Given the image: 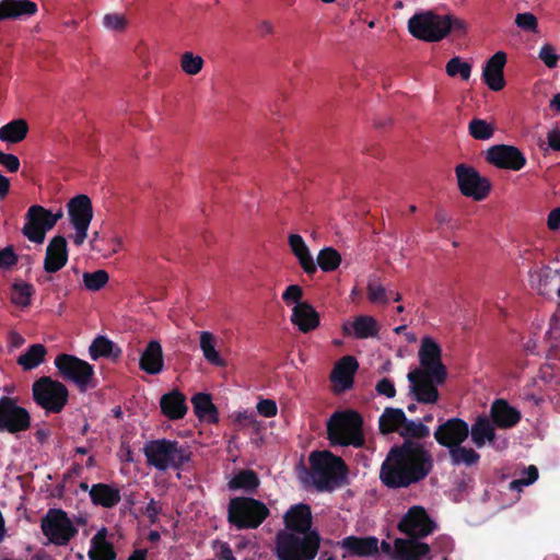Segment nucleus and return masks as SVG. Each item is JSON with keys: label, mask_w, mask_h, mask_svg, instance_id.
<instances>
[{"label": "nucleus", "mask_w": 560, "mask_h": 560, "mask_svg": "<svg viewBox=\"0 0 560 560\" xmlns=\"http://www.w3.org/2000/svg\"><path fill=\"white\" fill-rule=\"evenodd\" d=\"M430 450L415 440H404L390 447L381 465L380 479L388 489L408 488L424 480L433 470Z\"/></svg>", "instance_id": "f257e3e1"}, {"label": "nucleus", "mask_w": 560, "mask_h": 560, "mask_svg": "<svg viewBox=\"0 0 560 560\" xmlns=\"http://www.w3.org/2000/svg\"><path fill=\"white\" fill-rule=\"evenodd\" d=\"M311 478L315 488L320 491H332L348 483L349 469L345 460L329 451H315L308 457Z\"/></svg>", "instance_id": "f03ea898"}, {"label": "nucleus", "mask_w": 560, "mask_h": 560, "mask_svg": "<svg viewBox=\"0 0 560 560\" xmlns=\"http://www.w3.org/2000/svg\"><path fill=\"white\" fill-rule=\"evenodd\" d=\"M327 439L331 445L362 447L365 443L363 419L354 410L335 411L327 421Z\"/></svg>", "instance_id": "7ed1b4c3"}, {"label": "nucleus", "mask_w": 560, "mask_h": 560, "mask_svg": "<svg viewBox=\"0 0 560 560\" xmlns=\"http://www.w3.org/2000/svg\"><path fill=\"white\" fill-rule=\"evenodd\" d=\"M147 463L158 470L180 469L191 458L188 445L176 440L158 439L143 446Z\"/></svg>", "instance_id": "20e7f679"}, {"label": "nucleus", "mask_w": 560, "mask_h": 560, "mask_svg": "<svg viewBox=\"0 0 560 560\" xmlns=\"http://www.w3.org/2000/svg\"><path fill=\"white\" fill-rule=\"evenodd\" d=\"M318 532L298 534L279 530L276 534V556L278 560H314L320 547Z\"/></svg>", "instance_id": "39448f33"}, {"label": "nucleus", "mask_w": 560, "mask_h": 560, "mask_svg": "<svg viewBox=\"0 0 560 560\" xmlns=\"http://www.w3.org/2000/svg\"><path fill=\"white\" fill-rule=\"evenodd\" d=\"M269 515L268 506L252 497H234L229 501L228 522L238 530L256 529Z\"/></svg>", "instance_id": "423d86ee"}, {"label": "nucleus", "mask_w": 560, "mask_h": 560, "mask_svg": "<svg viewBox=\"0 0 560 560\" xmlns=\"http://www.w3.org/2000/svg\"><path fill=\"white\" fill-rule=\"evenodd\" d=\"M32 394L36 405L47 413L61 412L69 398L66 385L50 376H42L36 380L32 385Z\"/></svg>", "instance_id": "0eeeda50"}, {"label": "nucleus", "mask_w": 560, "mask_h": 560, "mask_svg": "<svg viewBox=\"0 0 560 560\" xmlns=\"http://www.w3.org/2000/svg\"><path fill=\"white\" fill-rule=\"evenodd\" d=\"M62 215V210L52 213L43 206L33 205L27 209L25 214V224L22 228V234L30 242L42 244L45 241L46 233L55 228Z\"/></svg>", "instance_id": "6e6552de"}, {"label": "nucleus", "mask_w": 560, "mask_h": 560, "mask_svg": "<svg viewBox=\"0 0 560 560\" xmlns=\"http://www.w3.org/2000/svg\"><path fill=\"white\" fill-rule=\"evenodd\" d=\"M450 23L432 11L416 13L408 21L410 34L424 42H439L448 34Z\"/></svg>", "instance_id": "1a4fd4ad"}, {"label": "nucleus", "mask_w": 560, "mask_h": 560, "mask_svg": "<svg viewBox=\"0 0 560 560\" xmlns=\"http://www.w3.org/2000/svg\"><path fill=\"white\" fill-rule=\"evenodd\" d=\"M55 365L65 381L73 382L80 392L95 387L94 369L89 362L75 355L61 353L56 357Z\"/></svg>", "instance_id": "9d476101"}, {"label": "nucleus", "mask_w": 560, "mask_h": 560, "mask_svg": "<svg viewBox=\"0 0 560 560\" xmlns=\"http://www.w3.org/2000/svg\"><path fill=\"white\" fill-rule=\"evenodd\" d=\"M43 534L56 546H67L78 534L77 527L61 509H50L40 524Z\"/></svg>", "instance_id": "9b49d317"}, {"label": "nucleus", "mask_w": 560, "mask_h": 560, "mask_svg": "<svg viewBox=\"0 0 560 560\" xmlns=\"http://www.w3.org/2000/svg\"><path fill=\"white\" fill-rule=\"evenodd\" d=\"M30 412L16 404V399L2 396L0 398V432L18 434L31 428Z\"/></svg>", "instance_id": "f8f14e48"}, {"label": "nucleus", "mask_w": 560, "mask_h": 560, "mask_svg": "<svg viewBox=\"0 0 560 560\" xmlns=\"http://www.w3.org/2000/svg\"><path fill=\"white\" fill-rule=\"evenodd\" d=\"M455 174L462 195L476 201L487 198L491 190V183L487 177L481 176L475 167L458 164L455 167Z\"/></svg>", "instance_id": "ddd939ff"}, {"label": "nucleus", "mask_w": 560, "mask_h": 560, "mask_svg": "<svg viewBox=\"0 0 560 560\" xmlns=\"http://www.w3.org/2000/svg\"><path fill=\"white\" fill-rule=\"evenodd\" d=\"M409 382L410 396L420 404H435L439 398L438 386L445 382H440L431 374V372L420 371L415 369L407 374Z\"/></svg>", "instance_id": "4468645a"}, {"label": "nucleus", "mask_w": 560, "mask_h": 560, "mask_svg": "<svg viewBox=\"0 0 560 560\" xmlns=\"http://www.w3.org/2000/svg\"><path fill=\"white\" fill-rule=\"evenodd\" d=\"M397 527L409 538L420 539L432 534L438 525L423 506L415 505L401 517Z\"/></svg>", "instance_id": "2eb2a0df"}, {"label": "nucleus", "mask_w": 560, "mask_h": 560, "mask_svg": "<svg viewBox=\"0 0 560 560\" xmlns=\"http://www.w3.org/2000/svg\"><path fill=\"white\" fill-rule=\"evenodd\" d=\"M485 160L502 170L521 171L527 163L524 153L515 145L494 144L486 151Z\"/></svg>", "instance_id": "dca6fc26"}, {"label": "nucleus", "mask_w": 560, "mask_h": 560, "mask_svg": "<svg viewBox=\"0 0 560 560\" xmlns=\"http://www.w3.org/2000/svg\"><path fill=\"white\" fill-rule=\"evenodd\" d=\"M442 349L430 337H424L419 349L420 371L431 372L438 381L445 382L447 371L442 363Z\"/></svg>", "instance_id": "f3484780"}, {"label": "nucleus", "mask_w": 560, "mask_h": 560, "mask_svg": "<svg viewBox=\"0 0 560 560\" xmlns=\"http://www.w3.org/2000/svg\"><path fill=\"white\" fill-rule=\"evenodd\" d=\"M433 436L441 446L450 450L463 444L467 440L469 436V425L460 418H451L436 428Z\"/></svg>", "instance_id": "a211bd4d"}, {"label": "nucleus", "mask_w": 560, "mask_h": 560, "mask_svg": "<svg viewBox=\"0 0 560 560\" xmlns=\"http://www.w3.org/2000/svg\"><path fill=\"white\" fill-rule=\"evenodd\" d=\"M283 524L285 532L305 534L318 532L313 527L312 509L306 503L291 505L283 514Z\"/></svg>", "instance_id": "6ab92c4d"}, {"label": "nucleus", "mask_w": 560, "mask_h": 560, "mask_svg": "<svg viewBox=\"0 0 560 560\" xmlns=\"http://www.w3.org/2000/svg\"><path fill=\"white\" fill-rule=\"evenodd\" d=\"M358 369L359 362L353 355H345L337 361L330 373V381L337 392L352 388Z\"/></svg>", "instance_id": "aec40b11"}, {"label": "nucleus", "mask_w": 560, "mask_h": 560, "mask_svg": "<svg viewBox=\"0 0 560 560\" xmlns=\"http://www.w3.org/2000/svg\"><path fill=\"white\" fill-rule=\"evenodd\" d=\"M68 243L65 236H54L47 248L44 259V270L48 273H56L68 262Z\"/></svg>", "instance_id": "412c9836"}, {"label": "nucleus", "mask_w": 560, "mask_h": 560, "mask_svg": "<svg viewBox=\"0 0 560 560\" xmlns=\"http://www.w3.org/2000/svg\"><path fill=\"white\" fill-rule=\"evenodd\" d=\"M506 63V54L504 51H497L490 57L482 70V79L487 86L494 91H501L505 86V79L503 69Z\"/></svg>", "instance_id": "4be33fe9"}, {"label": "nucleus", "mask_w": 560, "mask_h": 560, "mask_svg": "<svg viewBox=\"0 0 560 560\" xmlns=\"http://www.w3.org/2000/svg\"><path fill=\"white\" fill-rule=\"evenodd\" d=\"M490 416L493 424L501 429L516 427L522 418L520 410L511 406L504 399H495L492 402Z\"/></svg>", "instance_id": "5701e85b"}, {"label": "nucleus", "mask_w": 560, "mask_h": 560, "mask_svg": "<svg viewBox=\"0 0 560 560\" xmlns=\"http://www.w3.org/2000/svg\"><path fill=\"white\" fill-rule=\"evenodd\" d=\"M291 322L299 330L306 334L319 326L320 317L318 312L307 302L294 305Z\"/></svg>", "instance_id": "b1692460"}, {"label": "nucleus", "mask_w": 560, "mask_h": 560, "mask_svg": "<svg viewBox=\"0 0 560 560\" xmlns=\"http://www.w3.org/2000/svg\"><path fill=\"white\" fill-rule=\"evenodd\" d=\"M161 412L170 420L183 419L188 410L185 395L178 389L162 395L160 399Z\"/></svg>", "instance_id": "393cba45"}, {"label": "nucleus", "mask_w": 560, "mask_h": 560, "mask_svg": "<svg viewBox=\"0 0 560 560\" xmlns=\"http://www.w3.org/2000/svg\"><path fill=\"white\" fill-rule=\"evenodd\" d=\"M69 219L72 225H90L93 219L91 199L86 195H77L67 205Z\"/></svg>", "instance_id": "a878e982"}, {"label": "nucleus", "mask_w": 560, "mask_h": 560, "mask_svg": "<svg viewBox=\"0 0 560 560\" xmlns=\"http://www.w3.org/2000/svg\"><path fill=\"white\" fill-rule=\"evenodd\" d=\"M430 546L425 542H420L418 539L397 538L394 541V553L396 560H421L428 556Z\"/></svg>", "instance_id": "bb28decb"}, {"label": "nucleus", "mask_w": 560, "mask_h": 560, "mask_svg": "<svg viewBox=\"0 0 560 560\" xmlns=\"http://www.w3.org/2000/svg\"><path fill=\"white\" fill-rule=\"evenodd\" d=\"M380 326L377 320L370 315H359L351 324L342 326V334L352 335L357 339L373 338L378 335Z\"/></svg>", "instance_id": "cd10ccee"}, {"label": "nucleus", "mask_w": 560, "mask_h": 560, "mask_svg": "<svg viewBox=\"0 0 560 560\" xmlns=\"http://www.w3.org/2000/svg\"><path fill=\"white\" fill-rule=\"evenodd\" d=\"M37 4L31 0H0V22L32 16Z\"/></svg>", "instance_id": "c85d7f7f"}, {"label": "nucleus", "mask_w": 560, "mask_h": 560, "mask_svg": "<svg viewBox=\"0 0 560 560\" xmlns=\"http://www.w3.org/2000/svg\"><path fill=\"white\" fill-rule=\"evenodd\" d=\"M139 365L142 371L150 375H156L163 371V350L159 341L151 340L147 345L143 352L141 353Z\"/></svg>", "instance_id": "c756f323"}, {"label": "nucleus", "mask_w": 560, "mask_h": 560, "mask_svg": "<svg viewBox=\"0 0 560 560\" xmlns=\"http://www.w3.org/2000/svg\"><path fill=\"white\" fill-rule=\"evenodd\" d=\"M339 544L350 556L368 557L378 551V539L374 536H348Z\"/></svg>", "instance_id": "7c9ffc66"}, {"label": "nucleus", "mask_w": 560, "mask_h": 560, "mask_svg": "<svg viewBox=\"0 0 560 560\" xmlns=\"http://www.w3.org/2000/svg\"><path fill=\"white\" fill-rule=\"evenodd\" d=\"M90 499L94 505L112 509L117 505L121 499L120 490L108 483H95L89 490Z\"/></svg>", "instance_id": "2f4dec72"}, {"label": "nucleus", "mask_w": 560, "mask_h": 560, "mask_svg": "<svg viewBox=\"0 0 560 560\" xmlns=\"http://www.w3.org/2000/svg\"><path fill=\"white\" fill-rule=\"evenodd\" d=\"M469 434L471 435L472 443L481 448L488 442L493 445L495 440V430L492 420L487 418L486 416H478L475 422L469 429Z\"/></svg>", "instance_id": "473e14b6"}, {"label": "nucleus", "mask_w": 560, "mask_h": 560, "mask_svg": "<svg viewBox=\"0 0 560 560\" xmlns=\"http://www.w3.org/2000/svg\"><path fill=\"white\" fill-rule=\"evenodd\" d=\"M288 241L292 253L298 258L304 272L314 275L317 271V267L302 236L299 234H290Z\"/></svg>", "instance_id": "72a5a7b5"}, {"label": "nucleus", "mask_w": 560, "mask_h": 560, "mask_svg": "<svg viewBox=\"0 0 560 560\" xmlns=\"http://www.w3.org/2000/svg\"><path fill=\"white\" fill-rule=\"evenodd\" d=\"M191 404L195 415L200 420H207L210 423L219 421V412L209 394L198 393L192 396Z\"/></svg>", "instance_id": "f704fd0d"}, {"label": "nucleus", "mask_w": 560, "mask_h": 560, "mask_svg": "<svg viewBox=\"0 0 560 560\" xmlns=\"http://www.w3.org/2000/svg\"><path fill=\"white\" fill-rule=\"evenodd\" d=\"M406 421V415L400 408L386 407L378 419V429L382 434L399 432Z\"/></svg>", "instance_id": "c9c22d12"}, {"label": "nucleus", "mask_w": 560, "mask_h": 560, "mask_svg": "<svg viewBox=\"0 0 560 560\" xmlns=\"http://www.w3.org/2000/svg\"><path fill=\"white\" fill-rule=\"evenodd\" d=\"M260 485L259 477L256 471L252 469H242L236 472L233 478L228 482V487L232 491L243 490L248 494L256 492Z\"/></svg>", "instance_id": "e433bc0d"}, {"label": "nucleus", "mask_w": 560, "mask_h": 560, "mask_svg": "<svg viewBox=\"0 0 560 560\" xmlns=\"http://www.w3.org/2000/svg\"><path fill=\"white\" fill-rule=\"evenodd\" d=\"M28 132V125L24 119H14L0 128V140L9 143L23 141Z\"/></svg>", "instance_id": "4c0bfd02"}, {"label": "nucleus", "mask_w": 560, "mask_h": 560, "mask_svg": "<svg viewBox=\"0 0 560 560\" xmlns=\"http://www.w3.org/2000/svg\"><path fill=\"white\" fill-rule=\"evenodd\" d=\"M200 349L207 362L214 366L223 368L226 365L224 359L221 358L215 350V337L210 331H201L199 338Z\"/></svg>", "instance_id": "58836bf2"}, {"label": "nucleus", "mask_w": 560, "mask_h": 560, "mask_svg": "<svg viewBox=\"0 0 560 560\" xmlns=\"http://www.w3.org/2000/svg\"><path fill=\"white\" fill-rule=\"evenodd\" d=\"M90 560H115L116 552L110 542L106 541L102 532L92 538V548L88 553Z\"/></svg>", "instance_id": "ea45409f"}, {"label": "nucleus", "mask_w": 560, "mask_h": 560, "mask_svg": "<svg viewBox=\"0 0 560 560\" xmlns=\"http://www.w3.org/2000/svg\"><path fill=\"white\" fill-rule=\"evenodd\" d=\"M46 353V348L43 345L34 343L18 358V364L25 371L33 370L45 360Z\"/></svg>", "instance_id": "a19ab883"}, {"label": "nucleus", "mask_w": 560, "mask_h": 560, "mask_svg": "<svg viewBox=\"0 0 560 560\" xmlns=\"http://www.w3.org/2000/svg\"><path fill=\"white\" fill-rule=\"evenodd\" d=\"M448 453L451 462L455 466L462 464L472 466L480 459V455L474 448L462 446V444L450 448Z\"/></svg>", "instance_id": "79ce46f5"}, {"label": "nucleus", "mask_w": 560, "mask_h": 560, "mask_svg": "<svg viewBox=\"0 0 560 560\" xmlns=\"http://www.w3.org/2000/svg\"><path fill=\"white\" fill-rule=\"evenodd\" d=\"M35 289L31 283H13L11 287V302L19 307L31 305V299Z\"/></svg>", "instance_id": "37998d69"}, {"label": "nucleus", "mask_w": 560, "mask_h": 560, "mask_svg": "<svg viewBox=\"0 0 560 560\" xmlns=\"http://www.w3.org/2000/svg\"><path fill=\"white\" fill-rule=\"evenodd\" d=\"M399 434L404 440H422L430 435V429L421 421H413L406 418Z\"/></svg>", "instance_id": "c03bdc74"}, {"label": "nucleus", "mask_w": 560, "mask_h": 560, "mask_svg": "<svg viewBox=\"0 0 560 560\" xmlns=\"http://www.w3.org/2000/svg\"><path fill=\"white\" fill-rule=\"evenodd\" d=\"M341 264V255L332 247H325L317 255V265L325 272L336 270Z\"/></svg>", "instance_id": "a18cd8bd"}, {"label": "nucleus", "mask_w": 560, "mask_h": 560, "mask_svg": "<svg viewBox=\"0 0 560 560\" xmlns=\"http://www.w3.org/2000/svg\"><path fill=\"white\" fill-rule=\"evenodd\" d=\"M494 125L481 118H474L468 125L469 135L476 140H489L494 133Z\"/></svg>", "instance_id": "49530a36"}, {"label": "nucleus", "mask_w": 560, "mask_h": 560, "mask_svg": "<svg viewBox=\"0 0 560 560\" xmlns=\"http://www.w3.org/2000/svg\"><path fill=\"white\" fill-rule=\"evenodd\" d=\"M446 73L454 78L459 75L463 80H468L471 74V66L463 61L459 57H453L451 58L445 67Z\"/></svg>", "instance_id": "de8ad7c7"}, {"label": "nucleus", "mask_w": 560, "mask_h": 560, "mask_svg": "<svg viewBox=\"0 0 560 560\" xmlns=\"http://www.w3.org/2000/svg\"><path fill=\"white\" fill-rule=\"evenodd\" d=\"M109 276L106 270L100 269L93 272L83 273L84 287L90 291H100L108 282Z\"/></svg>", "instance_id": "09e8293b"}, {"label": "nucleus", "mask_w": 560, "mask_h": 560, "mask_svg": "<svg viewBox=\"0 0 560 560\" xmlns=\"http://www.w3.org/2000/svg\"><path fill=\"white\" fill-rule=\"evenodd\" d=\"M114 348L113 341L104 336L96 337L89 348L90 355L93 360L101 357H109Z\"/></svg>", "instance_id": "8fccbe9b"}, {"label": "nucleus", "mask_w": 560, "mask_h": 560, "mask_svg": "<svg viewBox=\"0 0 560 560\" xmlns=\"http://www.w3.org/2000/svg\"><path fill=\"white\" fill-rule=\"evenodd\" d=\"M180 66L185 73L195 75L202 69L203 60L200 56L186 51L182 55Z\"/></svg>", "instance_id": "3c124183"}, {"label": "nucleus", "mask_w": 560, "mask_h": 560, "mask_svg": "<svg viewBox=\"0 0 560 560\" xmlns=\"http://www.w3.org/2000/svg\"><path fill=\"white\" fill-rule=\"evenodd\" d=\"M538 479V469L534 465H529L522 471L518 479L511 481L510 488L513 490H521L522 487L529 486Z\"/></svg>", "instance_id": "603ef678"}, {"label": "nucleus", "mask_w": 560, "mask_h": 560, "mask_svg": "<svg viewBox=\"0 0 560 560\" xmlns=\"http://www.w3.org/2000/svg\"><path fill=\"white\" fill-rule=\"evenodd\" d=\"M515 24L524 32L537 33L538 31L537 18L530 12L516 14Z\"/></svg>", "instance_id": "864d4df0"}, {"label": "nucleus", "mask_w": 560, "mask_h": 560, "mask_svg": "<svg viewBox=\"0 0 560 560\" xmlns=\"http://www.w3.org/2000/svg\"><path fill=\"white\" fill-rule=\"evenodd\" d=\"M366 290L370 302L388 304L389 299L385 288L382 284L370 281L368 283Z\"/></svg>", "instance_id": "5fc2aeb1"}, {"label": "nucleus", "mask_w": 560, "mask_h": 560, "mask_svg": "<svg viewBox=\"0 0 560 560\" xmlns=\"http://www.w3.org/2000/svg\"><path fill=\"white\" fill-rule=\"evenodd\" d=\"M127 24V20L121 14L110 13L103 18V25L110 31L121 32L126 28Z\"/></svg>", "instance_id": "6e6d98bb"}, {"label": "nucleus", "mask_w": 560, "mask_h": 560, "mask_svg": "<svg viewBox=\"0 0 560 560\" xmlns=\"http://www.w3.org/2000/svg\"><path fill=\"white\" fill-rule=\"evenodd\" d=\"M19 261L18 255L14 253L12 246H7L0 250V269L10 270Z\"/></svg>", "instance_id": "4d7b16f0"}, {"label": "nucleus", "mask_w": 560, "mask_h": 560, "mask_svg": "<svg viewBox=\"0 0 560 560\" xmlns=\"http://www.w3.org/2000/svg\"><path fill=\"white\" fill-rule=\"evenodd\" d=\"M539 58L548 68H555L558 65L559 56L550 44H545L539 51Z\"/></svg>", "instance_id": "13d9d810"}, {"label": "nucleus", "mask_w": 560, "mask_h": 560, "mask_svg": "<svg viewBox=\"0 0 560 560\" xmlns=\"http://www.w3.org/2000/svg\"><path fill=\"white\" fill-rule=\"evenodd\" d=\"M303 296V290L299 284L289 285L284 292L282 293V300L287 303H302L301 299Z\"/></svg>", "instance_id": "bf43d9fd"}, {"label": "nucleus", "mask_w": 560, "mask_h": 560, "mask_svg": "<svg viewBox=\"0 0 560 560\" xmlns=\"http://www.w3.org/2000/svg\"><path fill=\"white\" fill-rule=\"evenodd\" d=\"M162 513V504L155 501L153 498L150 499L148 505L142 510V514L145 515L151 524H155L159 520V515Z\"/></svg>", "instance_id": "052dcab7"}, {"label": "nucleus", "mask_w": 560, "mask_h": 560, "mask_svg": "<svg viewBox=\"0 0 560 560\" xmlns=\"http://www.w3.org/2000/svg\"><path fill=\"white\" fill-rule=\"evenodd\" d=\"M259 415L266 418L275 417L278 412V407L272 399H260L256 406Z\"/></svg>", "instance_id": "680f3d73"}, {"label": "nucleus", "mask_w": 560, "mask_h": 560, "mask_svg": "<svg viewBox=\"0 0 560 560\" xmlns=\"http://www.w3.org/2000/svg\"><path fill=\"white\" fill-rule=\"evenodd\" d=\"M0 165L7 171L15 173L20 168V160L16 155L0 151Z\"/></svg>", "instance_id": "e2e57ef3"}, {"label": "nucleus", "mask_w": 560, "mask_h": 560, "mask_svg": "<svg viewBox=\"0 0 560 560\" xmlns=\"http://www.w3.org/2000/svg\"><path fill=\"white\" fill-rule=\"evenodd\" d=\"M375 390L387 398H394L396 395L395 384L390 378L384 377L380 380L375 386Z\"/></svg>", "instance_id": "0e129e2a"}, {"label": "nucleus", "mask_w": 560, "mask_h": 560, "mask_svg": "<svg viewBox=\"0 0 560 560\" xmlns=\"http://www.w3.org/2000/svg\"><path fill=\"white\" fill-rule=\"evenodd\" d=\"M79 276V269L73 267L71 270L65 271L59 278L63 279V284H58L59 290L65 289L66 292L71 291L73 288L74 279Z\"/></svg>", "instance_id": "69168bd1"}, {"label": "nucleus", "mask_w": 560, "mask_h": 560, "mask_svg": "<svg viewBox=\"0 0 560 560\" xmlns=\"http://www.w3.org/2000/svg\"><path fill=\"white\" fill-rule=\"evenodd\" d=\"M433 546L441 552L448 553L454 549V541L450 536L442 535L435 539Z\"/></svg>", "instance_id": "338daca9"}, {"label": "nucleus", "mask_w": 560, "mask_h": 560, "mask_svg": "<svg viewBox=\"0 0 560 560\" xmlns=\"http://www.w3.org/2000/svg\"><path fill=\"white\" fill-rule=\"evenodd\" d=\"M548 229L557 231L560 229V207L551 210L547 219Z\"/></svg>", "instance_id": "774afa93"}]
</instances>
